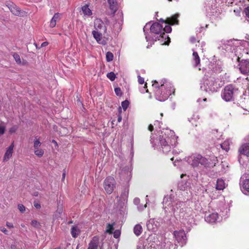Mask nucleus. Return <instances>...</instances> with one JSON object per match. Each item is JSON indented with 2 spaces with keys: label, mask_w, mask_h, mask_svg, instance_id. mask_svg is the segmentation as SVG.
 Listing matches in <instances>:
<instances>
[{
  "label": "nucleus",
  "mask_w": 249,
  "mask_h": 249,
  "mask_svg": "<svg viewBox=\"0 0 249 249\" xmlns=\"http://www.w3.org/2000/svg\"><path fill=\"white\" fill-rule=\"evenodd\" d=\"M160 84V89L155 91V97L157 100L162 102L167 100L172 93L175 92V90L172 84L166 80H162Z\"/></svg>",
  "instance_id": "nucleus-1"
},
{
  "label": "nucleus",
  "mask_w": 249,
  "mask_h": 249,
  "mask_svg": "<svg viewBox=\"0 0 249 249\" xmlns=\"http://www.w3.org/2000/svg\"><path fill=\"white\" fill-rule=\"evenodd\" d=\"M239 95L238 89L232 84L226 86L221 92V98L226 102H232Z\"/></svg>",
  "instance_id": "nucleus-2"
},
{
  "label": "nucleus",
  "mask_w": 249,
  "mask_h": 249,
  "mask_svg": "<svg viewBox=\"0 0 249 249\" xmlns=\"http://www.w3.org/2000/svg\"><path fill=\"white\" fill-rule=\"evenodd\" d=\"M223 84L218 83V79L214 76H210L205 80L203 86L206 91L215 92L221 88Z\"/></svg>",
  "instance_id": "nucleus-3"
},
{
  "label": "nucleus",
  "mask_w": 249,
  "mask_h": 249,
  "mask_svg": "<svg viewBox=\"0 0 249 249\" xmlns=\"http://www.w3.org/2000/svg\"><path fill=\"white\" fill-rule=\"evenodd\" d=\"M191 164L195 167H197L199 164H200L207 168L210 166L211 163L205 157H203L200 154H198L193 157Z\"/></svg>",
  "instance_id": "nucleus-4"
},
{
  "label": "nucleus",
  "mask_w": 249,
  "mask_h": 249,
  "mask_svg": "<svg viewBox=\"0 0 249 249\" xmlns=\"http://www.w3.org/2000/svg\"><path fill=\"white\" fill-rule=\"evenodd\" d=\"M150 31L151 33L160 35L159 37L168 38L169 42H170V38L167 36L165 33L162 32V26L158 22H154L150 26Z\"/></svg>",
  "instance_id": "nucleus-5"
},
{
  "label": "nucleus",
  "mask_w": 249,
  "mask_h": 249,
  "mask_svg": "<svg viewBox=\"0 0 249 249\" xmlns=\"http://www.w3.org/2000/svg\"><path fill=\"white\" fill-rule=\"evenodd\" d=\"M116 182L114 178L111 177L107 178L104 182V187L106 192L110 194L115 187Z\"/></svg>",
  "instance_id": "nucleus-6"
},
{
  "label": "nucleus",
  "mask_w": 249,
  "mask_h": 249,
  "mask_svg": "<svg viewBox=\"0 0 249 249\" xmlns=\"http://www.w3.org/2000/svg\"><path fill=\"white\" fill-rule=\"evenodd\" d=\"M169 139V138L165 139L163 138V136L161 137L160 136V143L163 152L165 153H168L171 149V146L168 144Z\"/></svg>",
  "instance_id": "nucleus-7"
},
{
  "label": "nucleus",
  "mask_w": 249,
  "mask_h": 249,
  "mask_svg": "<svg viewBox=\"0 0 249 249\" xmlns=\"http://www.w3.org/2000/svg\"><path fill=\"white\" fill-rule=\"evenodd\" d=\"M239 66V70L242 73L249 75V60H242Z\"/></svg>",
  "instance_id": "nucleus-8"
},
{
  "label": "nucleus",
  "mask_w": 249,
  "mask_h": 249,
  "mask_svg": "<svg viewBox=\"0 0 249 249\" xmlns=\"http://www.w3.org/2000/svg\"><path fill=\"white\" fill-rule=\"evenodd\" d=\"M174 235L178 242H181L183 245L185 243L186 236L184 231H174Z\"/></svg>",
  "instance_id": "nucleus-9"
},
{
  "label": "nucleus",
  "mask_w": 249,
  "mask_h": 249,
  "mask_svg": "<svg viewBox=\"0 0 249 249\" xmlns=\"http://www.w3.org/2000/svg\"><path fill=\"white\" fill-rule=\"evenodd\" d=\"M92 34L98 43L103 45H105L106 44L105 41L102 39V33L99 32L98 31L94 30L92 32Z\"/></svg>",
  "instance_id": "nucleus-10"
},
{
  "label": "nucleus",
  "mask_w": 249,
  "mask_h": 249,
  "mask_svg": "<svg viewBox=\"0 0 249 249\" xmlns=\"http://www.w3.org/2000/svg\"><path fill=\"white\" fill-rule=\"evenodd\" d=\"M11 12L15 16H18L20 14V10L19 7L13 3H9L7 5Z\"/></svg>",
  "instance_id": "nucleus-11"
},
{
  "label": "nucleus",
  "mask_w": 249,
  "mask_h": 249,
  "mask_svg": "<svg viewBox=\"0 0 249 249\" xmlns=\"http://www.w3.org/2000/svg\"><path fill=\"white\" fill-rule=\"evenodd\" d=\"M160 21L162 23H165L169 25H173L175 24H178V20L177 19V17L176 16H174L170 18H167L165 20L163 19L162 18H160Z\"/></svg>",
  "instance_id": "nucleus-12"
},
{
  "label": "nucleus",
  "mask_w": 249,
  "mask_h": 249,
  "mask_svg": "<svg viewBox=\"0 0 249 249\" xmlns=\"http://www.w3.org/2000/svg\"><path fill=\"white\" fill-rule=\"evenodd\" d=\"M240 154L249 156V143L243 144L238 149Z\"/></svg>",
  "instance_id": "nucleus-13"
},
{
  "label": "nucleus",
  "mask_w": 249,
  "mask_h": 249,
  "mask_svg": "<svg viewBox=\"0 0 249 249\" xmlns=\"http://www.w3.org/2000/svg\"><path fill=\"white\" fill-rule=\"evenodd\" d=\"M218 214L217 213H213L206 215L205 217V221L209 223H214L218 218Z\"/></svg>",
  "instance_id": "nucleus-14"
},
{
  "label": "nucleus",
  "mask_w": 249,
  "mask_h": 249,
  "mask_svg": "<svg viewBox=\"0 0 249 249\" xmlns=\"http://www.w3.org/2000/svg\"><path fill=\"white\" fill-rule=\"evenodd\" d=\"M14 148V143L13 142L8 148L3 157L4 160H7L12 156Z\"/></svg>",
  "instance_id": "nucleus-15"
},
{
  "label": "nucleus",
  "mask_w": 249,
  "mask_h": 249,
  "mask_svg": "<svg viewBox=\"0 0 249 249\" xmlns=\"http://www.w3.org/2000/svg\"><path fill=\"white\" fill-rule=\"evenodd\" d=\"M181 202H177L175 205H173L172 210L173 212L175 215H178V213L182 210L181 207L182 206Z\"/></svg>",
  "instance_id": "nucleus-16"
},
{
  "label": "nucleus",
  "mask_w": 249,
  "mask_h": 249,
  "mask_svg": "<svg viewBox=\"0 0 249 249\" xmlns=\"http://www.w3.org/2000/svg\"><path fill=\"white\" fill-rule=\"evenodd\" d=\"M60 16L61 14L59 13H56L54 15L53 17L50 21V27L53 28L55 26L56 21L60 20Z\"/></svg>",
  "instance_id": "nucleus-17"
},
{
  "label": "nucleus",
  "mask_w": 249,
  "mask_h": 249,
  "mask_svg": "<svg viewBox=\"0 0 249 249\" xmlns=\"http://www.w3.org/2000/svg\"><path fill=\"white\" fill-rule=\"evenodd\" d=\"M98 239L96 237H94L89 244V246L88 249H97L98 247Z\"/></svg>",
  "instance_id": "nucleus-18"
},
{
  "label": "nucleus",
  "mask_w": 249,
  "mask_h": 249,
  "mask_svg": "<svg viewBox=\"0 0 249 249\" xmlns=\"http://www.w3.org/2000/svg\"><path fill=\"white\" fill-rule=\"evenodd\" d=\"M215 188L217 190H223L225 188L224 181L222 179H217Z\"/></svg>",
  "instance_id": "nucleus-19"
},
{
  "label": "nucleus",
  "mask_w": 249,
  "mask_h": 249,
  "mask_svg": "<svg viewBox=\"0 0 249 249\" xmlns=\"http://www.w3.org/2000/svg\"><path fill=\"white\" fill-rule=\"evenodd\" d=\"M242 187H243V192L245 194H247L246 193V192H249V179H245L243 181V184H242Z\"/></svg>",
  "instance_id": "nucleus-20"
},
{
  "label": "nucleus",
  "mask_w": 249,
  "mask_h": 249,
  "mask_svg": "<svg viewBox=\"0 0 249 249\" xmlns=\"http://www.w3.org/2000/svg\"><path fill=\"white\" fill-rule=\"evenodd\" d=\"M110 9L115 13L117 10L116 2L115 0H107Z\"/></svg>",
  "instance_id": "nucleus-21"
},
{
  "label": "nucleus",
  "mask_w": 249,
  "mask_h": 249,
  "mask_svg": "<svg viewBox=\"0 0 249 249\" xmlns=\"http://www.w3.org/2000/svg\"><path fill=\"white\" fill-rule=\"evenodd\" d=\"M193 59L195 62L194 66L197 67L200 63V58L198 55V53L196 52H194L193 53Z\"/></svg>",
  "instance_id": "nucleus-22"
},
{
  "label": "nucleus",
  "mask_w": 249,
  "mask_h": 249,
  "mask_svg": "<svg viewBox=\"0 0 249 249\" xmlns=\"http://www.w3.org/2000/svg\"><path fill=\"white\" fill-rule=\"evenodd\" d=\"M133 231L135 234L136 236H139L142 233V227L141 225L140 224L136 225L134 227Z\"/></svg>",
  "instance_id": "nucleus-23"
},
{
  "label": "nucleus",
  "mask_w": 249,
  "mask_h": 249,
  "mask_svg": "<svg viewBox=\"0 0 249 249\" xmlns=\"http://www.w3.org/2000/svg\"><path fill=\"white\" fill-rule=\"evenodd\" d=\"M128 193H129V189H128V187H124L122 192L121 195V198L123 199H124V200H125L127 198V197L128 196Z\"/></svg>",
  "instance_id": "nucleus-24"
},
{
  "label": "nucleus",
  "mask_w": 249,
  "mask_h": 249,
  "mask_svg": "<svg viewBox=\"0 0 249 249\" xmlns=\"http://www.w3.org/2000/svg\"><path fill=\"white\" fill-rule=\"evenodd\" d=\"M80 233V230L78 227L76 226H72L71 229V234L73 237L75 238Z\"/></svg>",
  "instance_id": "nucleus-25"
},
{
  "label": "nucleus",
  "mask_w": 249,
  "mask_h": 249,
  "mask_svg": "<svg viewBox=\"0 0 249 249\" xmlns=\"http://www.w3.org/2000/svg\"><path fill=\"white\" fill-rule=\"evenodd\" d=\"M82 10L83 13L86 15L90 16L92 15L91 11L89 8V6L87 4L82 7Z\"/></svg>",
  "instance_id": "nucleus-26"
},
{
  "label": "nucleus",
  "mask_w": 249,
  "mask_h": 249,
  "mask_svg": "<svg viewBox=\"0 0 249 249\" xmlns=\"http://www.w3.org/2000/svg\"><path fill=\"white\" fill-rule=\"evenodd\" d=\"M103 22L100 19H96L94 22V28L98 30V29H101L103 26Z\"/></svg>",
  "instance_id": "nucleus-27"
},
{
  "label": "nucleus",
  "mask_w": 249,
  "mask_h": 249,
  "mask_svg": "<svg viewBox=\"0 0 249 249\" xmlns=\"http://www.w3.org/2000/svg\"><path fill=\"white\" fill-rule=\"evenodd\" d=\"M221 147L226 151L230 149V143L228 141H225L220 144Z\"/></svg>",
  "instance_id": "nucleus-28"
},
{
  "label": "nucleus",
  "mask_w": 249,
  "mask_h": 249,
  "mask_svg": "<svg viewBox=\"0 0 249 249\" xmlns=\"http://www.w3.org/2000/svg\"><path fill=\"white\" fill-rule=\"evenodd\" d=\"M113 59V54L110 52H107L106 53V60L107 62L112 61Z\"/></svg>",
  "instance_id": "nucleus-29"
},
{
  "label": "nucleus",
  "mask_w": 249,
  "mask_h": 249,
  "mask_svg": "<svg viewBox=\"0 0 249 249\" xmlns=\"http://www.w3.org/2000/svg\"><path fill=\"white\" fill-rule=\"evenodd\" d=\"M107 77L111 81H113L115 79L116 75L113 72H110L107 74Z\"/></svg>",
  "instance_id": "nucleus-30"
},
{
  "label": "nucleus",
  "mask_w": 249,
  "mask_h": 249,
  "mask_svg": "<svg viewBox=\"0 0 249 249\" xmlns=\"http://www.w3.org/2000/svg\"><path fill=\"white\" fill-rule=\"evenodd\" d=\"M13 57L17 63H18V64L21 63V62L20 58V56L18 55V54L17 53H14L13 54Z\"/></svg>",
  "instance_id": "nucleus-31"
},
{
  "label": "nucleus",
  "mask_w": 249,
  "mask_h": 249,
  "mask_svg": "<svg viewBox=\"0 0 249 249\" xmlns=\"http://www.w3.org/2000/svg\"><path fill=\"white\" fill-rule=\"evenodd\" d=\"M35 154L36 156L41 157L44 154V151L42 149H36L35 151Z\"/></svg>",
  "instance_id": "nucleus-32"
},
{
  "label": "nucleus",
  "mask_w": 249,
  "mask_h": 249,
  "mask_svg": "<svg viewBox=\"0 0 249 249\" xmlns=\"http://www.w3.org/2000/svg\"><path fill=\"white\" fill-rule=\"evenodd\" d=\"M121 105L123 109L125 110L129 105V102L127 100L124 101L122 102Z\"/></svg>",
  "instance_id": "nucleus-33"
},
{
  "label": "nucleus",
  "mask_w": 249,
  "mask_h": 249,
  "mask_svg": "<svg viewBox=\"0 0 249 249\" xmlns=\"http://www.w3.org/2000/svg\"><path fill=\"white\" fill-rule=\"evenodd\" d=\"M172 31L171 26L169 25H166L164 28H162V32H166L167 33H170Z\"/></svg>",
  "instance_id": "nucleus-34"
},
{
  "label": "nucleus",
  "mask_w": 249,
  "mask_h": 249,
  "mask_svg": "<svg viewBox=\"0 0 249 249\" xmlns=\"http://www.w3.org/2000/svg\"><path fill=\"white\" fill-rule=\"evenodd\" d=\"M31 225L35 228H39L40 227V224L36 220H33L31 221Z\"/></svg>",
  "instance_id": "nucleus-35"
},
{
  "label": "nucleus",
  "mask_w": 249,
  "mask_h": 249,
  "mask_svg": "<svg viewBox=\"0 0 249 249\" xmlns=\"http://www.w3.org/2000/svg\"><path fill=\"white\" fill-rule=\"evenodd\" d=\"M41 145V142L39 140H36L34 141V146L36 149H37Z\"/></svg>",
  "instance_id": "nucleus-36"
},
{
  "label": "nucleus",
  "mask_w": 249,
  "mask_h": 249,
  "mask_svg": "<svg viewBox=\"0 0 249 249\" xmlns=\"http://www.w3.org/2000/svg\"><path fill=\"white\" fill-rule=\"evenodd\" d=\"M18 209L22 213H24L25 211V207L22 204L18 205Z\"/></svg>",
  "instance_id": "nucleus-37"
},
{
  "label": "nucleus",
  "mask_w": 249,
  "mask_h": 249,
  "mask_svg": "<svg viewBox=\"0 0 249 249\" xmlns=\"http://www.w3.org/2000/svg\"><path fill=\"white\" fill-rule=\"evenodd\" d=\"M115 92L117 96H121L122 92L120 88H116L114 89Z\"/></svg>",
  "instance_id": "nucleus-38"
},
{
  "label": "nucleus",
  "mask_w": 249,
  "mask_h": 249,
  "mask_svg": "<svg viewBox=\"0 0 249 249\" xmlns=\"http://www.w3.org/2000/svg\"><path fill=\"white\" fill-rule=\"evenodd\" d=\"M18 126L17 125H14L9 129V132L10 133H13L15 132L18 130Z\"/></svg>",
  "instance_id": "nucleus-39"
},
{
  "label": "nucleus",
  "mask_w": 249,
  "mask_h": 249,
  "mask_svg": "<svg viewBox=\"0 0 249 249\" xmlns=\"http://www.w3.org/2000/svg\"><path fill=\"white\" fill-rule=\"evenodd\" d=\"M152 86L158 89H160V86H159L158 84V82L156 81H154V83L152 85Z\"/></svg>",
  "instance_id": "nucleus-40"
},
{
  "label": "nucleus",
  "mask_w": 249,
  "mask_h": 249,
  "mask_svg": "<svg viewBox=\"0 0 249 249\" xmlns=\"http://www.w3.org/2000/svg\"><path fill=\"white\" fill-rule=\"evenodd\" d=\"M5 131V127L4 126H0V135L4 134Z\"/></svg>",
  "instance_id": "nucleus-41"
},
{
  "label": "nucleus",
  "mask_w": 249,
  "mask_h": 249,
  "mask_svg": "<svg viewBox=\"0 0 249 249\" xmlns=\"http://www.w3.org/2000/svg\"><path fill=\"white\" fill-rule=\"evenodd\" d=\"M171 198L170 197H164L163 199V203H164L165 205H168L167 203L168 201H171Z\"/></svg>",
  "instance_id": "nucleus-42"
},
{
  "label": "nucleus",
  "mask_w": 249,
  "mask_h": 249,
  "mask_svg": "<svg viewBox=\"0 0 249 249\" xmlns=\"http://www.w3.org/2000/svg\"><path fill=\"white\" fill-rule=\"evenodd\" d=\"M244 12L246 16L249 18V6L244 9Z\"/></svg>",
  "instance_id": "nucleus-43"
},
{
  "label": "nucleus",
  "mask_w": 249,
  "mask_h": 249,
  "mask_svg": "<svg viewBox=\"0 0 249 249\" xmlns=\"http://www.w3.org/2000/svg\"><path fill=\"white\" fill-rule=\"evenodd\" d=\"M138 82L140 84H143L144 83V79L141 77L140 76H138Z\"/></svg>",
  "instance_id": "nucleus-44"
},
{
  "label": "nucleus",
  "mask_w": 249,
  "mask_h": 249,
  "mask_svg": "<svg viewBox=\"0 0 249 249\" xmlns=\"http://www.w3.org/2000/svg\"><path fill=\"white\" fill-rule=\"evenodd\" d=\"M120 235V232L119 231H116L114 232V238H117L119 237Z\"/></svg>",
  "instance_id": "nucleus-45"
},
{
  "label": "nucleus",
  "mask_w": 249,
  "mask_h": 249,
  "mask_svg": "<svg viewBox=\"0 0 249 249\" xmlns=\"http://www.w3.org/2000/svg\"><path fill=\"white\" fill-rule=\"evenodd\" d=\"M0 230L6 234H8V231L6 230V228H5L4 227H0Z\"/></svg>",
  "instance_id": "nucleus-46"
},
{
  "label": "nucleus",
  "mask_w": 249,
  "mask_h": 249,
  "mask_svg": "<svg viewBox=\"0 0 249 249\" xmlns=\"http://www.w3.org/2000/svg\"><path fill=\"white\" fill-rule=\"evenodd\" d=\"M190 40L191 43H194L195 42H196V39L195 36H192L191 37Z\"/></svg>",
  "instance_id": "nucleus-47"
},
{
  "label": "nucleus",
  "mask_w": 249,
  "mask_h": 249,
  "mask_svg": "<svg viewBox=\"0 0 249 249\" xmlns=\"http://www.w3.org/2000/svg\"><path fill=\"white\" fill-rule=\"evenodd\" d=\"M34 206L36 209H40L41 208V206H40V204H39L38 203H34Z\"/></svg>",
  "instance_id": "nucleus-48"
},
{
  "label": "nucleus",
  "mask_w": 249,
  "mask_h": 249,
  "mask_svg": "<svg viewBox=\"0 0 249 249\" xmlns=\"http://www.w3.org/2000/svg\"><path fill=\"white\" fill-rule=\"evenodd\" d=\"M6 226H7L8 228H13V227H14L13 225V224H12V223H10V222H8L6 223Z\"/></svg>",
  "instance_id": "nucleus-49"
},
{
  "label": "nucleus",
  "mask_w": 249,
  "mask_h": 249,
  "mask_svg": "<svg viewBox=\"0 0 249 249\" xmlns=\"http://www.w3.org/2000/svg\"><path fill=\"white\" fill-rule=\"evenodd\" d=\"M148 130L150 131H152L154 129V127L152 125V124H150L149 126H148Z\"/></svg>",
  "instance_id": "nucleus-50"
},
{
  "label": "nucleus",
  "mask_w": 249,
  "mask_h": 249,
  "mask_svg": "<svg viewBox=\"0 0 249 249\" xmlns=\"http://www.w3.org/2000/svg\"><path fill=\"white\" fill-rule=\"evenodd\" d=\"M108 227H110V229L109 230H107V231L109 232L110 231V232H111V231H112L113 230V227L112 225H111L110 224H108Z\"/></svg>",
  "instance_id": "nucleus-51"
},
{
  "label": "nucleus",
  "mask_w": 249,
  "mask_h": 249,
  "mask_svg": "<svg viewBox=\"0 0 249 249\" xmlns=\"http://www.w3.org/2000/svg\"><path fill=\"white\" fill-rule=\"evenodd\" d=\"M121 121H122V116H121V115H119L118 117V122H121Z\"/></svg>",
  "instance_id": "nucleus-52"
},
{
  "label": "nucleus",
  "mask_w": 249,
  "mask_h": 249,
  "mask_svg": "<svg viewBox=\"0 0 249 249\" xmlns=\"http://www.w3.org/2000/svg\"><path fill=\"white\" fill-rule=\"evenodd\" d=\"M48 42H44L42 43L41 46L42 47L46 46H47L48 45Z\"/></svg>",
  "instance_id": "nucleus-53"
},
{
  "label": "nucleus",
  "mask_w": 249,
  "mask_h": 249,
  "mask_svg": "<svg viewBox=\"0 0 249 249\" xmlns=\"http://www.w3.org/2000/svg\"><path fill=\"white\" fill-rule=\"evenodd\" d=\"M65 173H63V175H62V180H64L65 179Z\"/></svg>",
  "instance_id": "nucleus-54"
},
{
  "label": "nucleus",
  "mask_w": 249,
  "mask_h": 249,
  "mask_svg": "<svg viewBox=\"0 0 249 249\" xmlns=\"http://www.w3.org/2000/svg\"><path fill=\"white\" fill-rule=\"evenodd\" d=\"M53 142L54 143H56V142L55 141V140H53Z\"/></svg>",
  "instance_id": "nucleus-55"
},
{
  "label": "nucleus",
  "mask_w": 249,
  "mask_h": 249,
  "mask_svg": "<svg viewBox=\"0 0 249 249\" xmlns=\"http://www.w3.org/2000/svg\"><path fill=\"white\" fill-rule=\"evenodd\" d=\"M69 223H70V224L72 223V221H71L69 222Z\"/></svg>",
  "instance_id": "nucleus-56"
},
{
  "label": "nucleus",
  "mask_w": 249,
  "mask_h": 249,
  "mask_svg": "<svg viewBox=\"0 0 249 249\" xmlns=\"http://www.w3.org/2000/svg\"><path fill=\"white\" fill-rule=\"evenodd\" d=\"M152 245H154V247H153V248H155V244H152V245H151V246H150V247H152Z\"/></svg>",
  "instance_id": "nucleus-57"
},
{
  "label": "nucleus",
  "mask_w": 249,
  "mask_h": 249,
  "mask_svg": "<svg viewBox=\"0 0 249 249\" xmlns=\"http://www.w3.org/2000/svg\"><path fill=\"white\" fill-rule=\"evenodd\" d=\"M60 249V248H55V249Z\"/></svg>",
  "instance_id": "nucleus-58"
},
{
  "label": "nucleus",
  "mask_w": 249,
  "mask_h": 249,
  "mask_svg": "<svg viewBox=\"0 0 249 249\" xmlns=\"http://www.w3.org/2000/svg\"><path fill=\"white\" fill-rule=\"evenodd\" d=\"M114 120L112 121V124H114Z\"/></svg>",
  "instance_id": "nucleus-59"
},
{
  "label": "nucleus",
  "mask_w": 249,
  "mask_h": 249,
  "mask_svg": "<svg viewBox=\"0 0 249 249\" xmlns=\"http://www.w3.org/2000/svg\"><path fill=\"white\" fill-rule=\"evenodd\" d=\"M173 159H174V158H171V160H173Z\"/></svg>",
  "instance_id": "nucleus-60"
},
{
  "label": "nucleus",
  "mask_w": 249,
  "mask_h": 249,
  "mask_svg": "<svg viewBox=\"0 0 249 249\" xmlns=\"http://www.w3.org/2000/svg\"><path fill=\"white\" fill-rule=\"evenodd\" d=\"M61 211H61V210H59V213H60L61 212Z\"/></svg>",
  "instance_id": "nucleus-61"
},
{
  "label": "nucleus",
  "mask_w": 249,
  "mask_h": 249,
  "mask_svg": "<svg viewBox=\"0 0 249 249\" xmlns=\"http://www.w3.org/2000/svg\"><path fill=\"white\" fill-rule=\"evenodd\" d=\"M165 43H166V44H168L169 42H165Z\"/></svg>",
  "instance_id": "nucleus-62"
},
{
  "label": "nucleus",
  "mask_w": 249,
  "mask_h": 249,
  "mask_svg": "<svg viewBox=\"0 0 249 249\" xmlns=\"http://www.w3.org/2000/svg\"><path fill=\"white\" fill-rule=\"evenodd\" d=\"M204 100V101H206V98L204 99V100Z\"/></svg>",
  "instance_id": "nucleus-63"
},
{
  "label": "nucleus",
  "mask_w": 249,
  "mask_h": 249,
  "mask_svg": "<svg viewBox=\"0 0 249 249\" xmlns=\"http://www.w3.org/2000/svg\"><path fill=\"white\" fill-rule=\"evenodd\" d=\"M137 249H140V247L137 248Z\"/></svg>",
  "instance_id": "nucleus-64"
}]
</instances>
